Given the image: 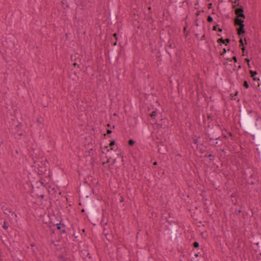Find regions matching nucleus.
Masks as SVG:
<instances>
[{"label": "nucleus", "instance_id": "1", "mask_svg": "<svg viewBox=\"0 0 261 261\" xmlns=\"http://www.w3.org/2000/svg\"><path fill=\"white\" fill-rule=\"evenodd\" d=\"M236 14L237 15V17H242L245 18V15L243 13V10L242 9H237L235 10Z\"/></svg>", "mask_w": 261, "mask_h": 261}, {"label": "nucleus", "instance_id": "2", "mask_svg": "<svg viewBox=\"0 0 261 261\" xmlns=\"http://www.w3.org/2000/svg\"><path fill=\"white\" fill-rule=\"evenodd\" d=\"M244 19L242 17H237L235 19L234 23L236 25H238L239 27L242 26V25H244Z\"/></svg>", "mask_w": 261, "mask_h": 261}, {"label": "nucleus", "instance_id": "3", "mask_svg": "<svg viewBox=\"0 0 261 261\" xmlns=\"http://www.w3.org/2000/svg\"><path fill=\"white\" fill-rule=\"evenodd\" d=\"M244 27V25H242V26H240V28L238 29V34L239 36L245 33Z\"/></svg>", "mask_w": 261, "mask_h": 261}, {"label": "nucleus", "instance_id": "4", "mask_svg": "<svg viewBox=\"0 0 261 261\" xmlns=\"http://www.w3.org/2000/svg\"><path fill=\"white\" fill-rule=\"evenodd\" d=\"M250 73L251 74V77L252 78L254 77L255 75L257 74V72L256 71H253L252 70L250 71Z\"/></svg>", "mask_w": 261, "mask_h": 261}, {"label": "nucleus", "instance_id": "5", "mask_svg": "<svg viewBox=\"0 0 261 261\" xmlns=\"http://www.w3.org/2000/svg\"><path fill=\"white\" fill-rule=\"evenodd\" d=\"M244 86L246 88H248L249 87V85H248V84L247 83V81H245L244 82Z\"/></svg>", "mask_w": 261, "mask_h": 261}, {"label": "nucleus", "instance_id": "6", "mask_svg": "<svg viewBox=\"0 0 261 261\" xmlns=\"http://www.w3.org/2000/svg\"><path fill=\"white\" fill-rule=\"evenodd\" d=\"M135 142L133 140H130L128 141V144L129 145H133L134 144Z\"/></svg>", "mask_w": 261, "mask_h": 261}, {"label": "nucleus", "instance_id": "7", "mask_svg": "<svg viewBox=\"0 0 261 261\" xmlns=\"http://www.w3.org/2000/svg\"><path fill=\"white\" fill-rule=\"evenodd\" d=\"M207 21L209 22H212L213 21V18L211 16H208V17H207Z\"/></svg>", "mask_w": 261, "mask_h": 261}, {"label": "nucleus", "instance_id": "8", "mask_svg": "<svg viewBox=\"0 0 261 261\" xmlns=\"http://www.w3.org/2000/svg\"><path fill=\"white\" fill-rule=\"evenodd\" d=\"M155 116H156V112L155 111H153L151 114V117L152 118H154Z\"/></svg>", "mask_w": 261, "mask_h": 261}, {"label": "nucleus", "instance_id": "9", "mask_svg": "<svg viewBox=\"0 0 261 261\" xmlns=\"http://www.w3.org/2000/svg\"><path fill=\"white\" fill-rule=\"evenodd\" d=\"M240 45L242 46L244 45L242 39H241L240 40Z\"/></svg>", "mask_w": 261, "mask_h": 261}, {"label": "nucleus", "instance_id": "10", "mask_svg": "<svg viewBox=\"0 0 261 261\" xmlns=\"http://www.w3.org/2000/svg\"><path fill=\"white\" fill-rule=\"evenodd\" d=\"M194 247H197L199 246V244L197 242H195L194 244Z\"/></svg>", "mask_w": 261, "mask_h": 261}, {"label": "nucleus", "instance_id": "11", "mask_svg": "<svg viewBox=\"0 0 261 261\" xmlns=\"http://www.w3.org/2000/svg\"><path fill=\"white\" fill-rule=\"evenodd\" d=\"M219 41L220 42H222V43H225V41H224V40H223V39H222V38H221V39H219Z\"/></svg>", "mask_w": 261, "mask_h": 261}, {"label": "nucleus", "instance_id": "12", "mask_svg": "<svg viewBox=\"0 0 261 261\" xmlns=\"http://www.w3.org/2000/svg\"><path fill=\"white\" fill-rule=\"evenodd\" d=\"M233 60H234V61L235 62H237V58H236V57H233Z\"/></svg>", "mask_w": 261, "mask_h": 261}, {"label": "nucleus", "instance_id": "13", "mask_svg": "<svg viewBox=\"0 0 261 261\" xmlns=\"http://www.w3.org/2000/svg\"><path fill=\"white\" fill-rule=\"evenodd\" d=\"M254 81H259V79L256 77H253Z\"/></svg>", "mask_w": 261, "mask_h": 261}, {"label": "nucleus", "instance_id": "14", "mask_svg": "<svg viewBox=\"0 0 261 261\" xmlns=\"http://www.w3.org/2000/svg\"><path fill=\"white\" fill-rule=\"evenodd\" d=\"M114 143H115L114 141H112V142H111L110 143V145L111 146H113V145L114 144Z\"/></svg>", "mask_w": 261, "mask_h": 261}, {"label": "nucleus", "instance_id": "15", "mask_svg": "<svg viewBox=\"0 0 261 261\" xmlns=\"http://www.w3.org/2000/svg\"><path fill=\"white\" fill-rule=\"evenodd\" d=\"M245 61L248 63V64H249V60L248 59L246 58V59H245Z\"/></svg>", "mask_w": 261, "mask_h": 261}, {"label": "nucleus", "instance_id": "16", "mask_svg": "<svg viewBox=\"0 0 261 261\" xmlns=\"http://www.w3.org/2000/svg\"><path fill=\"white\" fill-rule=\"evenodd\" d=\"M211 7H212V4H210L208 5V9H210Z\"/></svg>", "mask_w": 261, "mask_h": 261}, {"label": "nucleus", "instance_id": "17", "mask_svg": "<svg viewBox=\"0 0 261 261\" xmlns=\"http://www.w3.org/2000/svg\"><path fill=\"white\" fill-rule=\"evenodd\" d=\"M217 25L216 26H214V28H213L214 30H217Z\"/></svg>", "mask_w": 261, "mask_h": 261}, {"label": "nucleus", "instance_id": "18", "mask_svg": "<svg viewBox=\"0 0 261 261\" xmlns=\"http://www.w3.org/2000/svg\"><path fill=\"white\" fill-rule=\"evenodd\" d=\"M110 133H111V130H109H109H107V134H110Z\"/></svg>", "mask_w": 261, "mask_h": 261}, {"label": "nucleus", "instance_id": "19", "mask_svg": "<svg viewBox=\"0 0 261 261\" xmlns=\"http://www.w3.org/2000/svg\"><path fill=\"white\" fill-rule=\"evenodd\" d=\"M3 227H4V228L5 229H7V226H6L5 225H4Z\"/></svg>", "mask_w": 261, "mask_h": 261}, {"label": "nucleus", "instance_id": "20", "mask_svg": "<svg viewBox=\"0 0 261 261\" xmlns=\"http://www.w3.org/2000/svg\"><path fill=\"white\" fill-rule=\"evenodd\" d=\"M242 50H243V51H244V50H245V48L244 47H243L242 48Z\"/></svg>", "mask_w": 261, "mask_h": 261}, {"label": "nucleus", "instance_id": "21", "mask_svg": "<svg viewBox=\"0 0 261 261\" xmlns=\"http://www.w3.org/2000/svg\"><path fill=\"white\" fill-rule=\"evenodd\" d=\"M225 41H226L227 42H229V40H228V39H226V40H225Z\"/></svg>", "mask_w": 261, "mask_h": 261}, {"label": "nucleus", "instance_id": "22", "mask_svg": "<svg viewBox=\"0 0 261 261\" xmlns=\"http://www.w3.org/2000/svg\"><path fill=\"white\" fill-rule=\"evenodd\" d=\"M219 31L220 32H221V31H222V29H219Z\"/></svg>", "mask_w": 261, "mask_h": 261}, {"label": "nucleus", "instance_id": "23", "mask_svg": "<svg viewBox=\"0 0 261 261\" xmlns=\"http://www.w3.org/2000/svg\"><path fill=\"white\" fill-rule=\"evenodd\" d=\"M116 36V34H114V36H115V37Z\"/></svg>", "mask_w": 261, "mask_h": 261}]
</instances>
